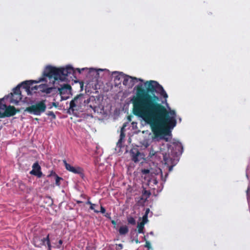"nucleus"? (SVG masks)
I'll return each mask as SVG.
<instances>
[{
    "label": "nucleus",
    "mask_w": 250,
    "mask_h": 250,
    "mask_svg": "<svg viewBox=\"0 0 250 250\" xmlns=\"http://www.w3.org/2000/svg\"><path fill=\"white\" fill-rule=\"evenodd\" d=\"M145 247L147 248H148V249L150 248V247H151L150 243L148 241H146V242Z\"/></svg>",
    "instance_id": "29"
},
{
    "label": "nucleus",
    "mask_w": 250,
    "mask_h": 250,
    "mask_svg": "<svg viewBox=\"0 0 250 250\" xmlns=\"http://www.w3.org/2000/svg\"><path fill=\"white\" fill-rule=\"evenodd\" d=\"M100 212L101 213H104L105 212V208L103 207H102V206L101 207V211H100Z\"/></svg>",
    "instance_id": "31"
},
{
    "label": "nucleus",
    "mask_w": 250,
    "mask_h": 250,
    "mask_svg": "<svg viewBox=\"0 0 250 250\" xmlns=\"http://www.w3.org/2000/svg\"><path fill=\"white\" fill-rule=\"evenodd\" d=\"M88 69L87 68H83L82 69L80 68H77V70L78 71L79 73H81L82 71H83L84 70Z\"/></svg>",
    "instance_id": "30"
},
{
    "label": "nucleus",
    "mask_w": 250,
    "mask_h": 250,
    "mask_svg": "<svg viewBox=\"0 0 250 250\" xmlns=\"http://www.w3.org/2000/svg\"><path fill=\"white\" fill-rule=\"evenodd\" d=\"M154 92H156L158 94H159L161 96H163L165 99H167L168 97L167 94L164 90L163 87L159 83L157 86L156 89L155 90V91Z\"/></svg>",
    "instance_id": "16"
},
{
    "label": "nucleus",
    "mask_w": 250,
    "mask_h": 250,
    "mask_svg": "<svg viewBox=\"0 0 250 250\" xmlns=\"http://www.w3.org/2000/svg\"><path fill=\"white\" fill-rule=\"evenodd\" d=\"M86 250H91V249H90L89 248H87Z\"/></svg>",
    "instance_id": "40"
},
{
    "label": "nucleus",
    "mask_w": 250,
    "mask_h": 250,
    "mask_svg": "<svg viewBox=\"0 0 250 250\" xmlns=\"http://www.w3.org/2000/svg\"><path fill=\"white\" fill-rule=\"evenodd\" d=\"M247 195L248 200L249 201L250 200V185H249L248 188V189L247 190Z\"/></svg>",
    "instance_id": "25"
},
{
    "label": "nucleus",
    "mask_w": 250,
    "mask_h": 250,
    "mask_svg": "<svg viewBox=\"0 0 250 250\" xmlns=\"http://www.w3.org/2000/svg\"><path fill=\"white\" fill-rule=\"evenodd\" d=\"M171 144L173 146L172 148H171V146L167 145V152L164 151L162 148H160V151L159 152L155 150L154 146H153L150 151L149 156L150 158L160 157L159 154L161 153L165 164H169V159L171 160L174 155L178 153H182V150L183 149L181 143L178 141L173 140Z\"/></svg>",
    "instance_id": "4"
},
{
    "label": "nucleus",
    "mask_w": 250,
    "mask_h": 250,
    "mask_svg": "<svg viewBox=\"0 0 250 250\" xmlns=\"http://www.w3.org/2000/svg\"><path fill=\"white\" fill-rule=\"evenodd\" d=\"M150 234L151 235H153V232L152 231H151V232H150Z\"/></svg>",
    "instance_id": "39"
},
{
    "label": "nucleus",
    "mask_w": 250,
    "mask_h": 250,
    "mask_svg": "<svg viewBox=\"0 0 250 250\" xmlns=\"http://www.w3.org/2000/svg\"><path fill=\"white\" fill-rule=\"evenodd\" d=\"M138 81L141 83L135 86V95L132 99L133 112L135 115L150 125L154 136L153 137L148 131H143V133L148 134L151 138L158 141L161 140L166 142L170 141L171 130L177 123L175 110H172L167 103L165 107L159 103V98L157 96L145 91L142 89V79L125 75L123 84L130 88Z\"/></svg>",
    "instance_id": "1"
},
{
    "label": "nucleus",
    "mask_w": 250,
    "mask_h": 250,
    "mask_svg": "<svg viewBox=\"0 0 250 250\" xmlns=\"http://www.w3.org/2000/svg\"><path fill=\"white\" fill-rule=\"evenodd\" d=\"M4 100H7L9 103L14 104H18L19 101L21 99V91H20V87L18 86L13 89V92L11 93L4 98Z\"/></svg>",
    "instance_id": "9"
},
{
    "label": "nucleus",
    "mask_w": 250,
    "mask_h": 250,
    "mask_svg": "<svg viewBox=\"0 0 250 250\" xmlns=\"http://www.w3.org/2000/svg\"><path fill=\"white\" fill-rule=\"evenodd\" d=\"M34 245L37 247H42L47 245V250H51V245L50 242L49 235L46 237H40L35 236L33 240Z\"/></svg>",
    "instance_id": "10"
},
{
    "label": "nucleus",
    "mask_w": 250,
    "mask_h": 250,
    "mask_svg": "<svg viewBox=\"0 0 250 250\" xmlns=\"http://www.w3.org/2000/svg\"><path fill=\"white\" fill-rule=\"evenodd\" d=\"M58 105V104L57 103H52V106H55V107H57Z\"/></svg>",
    "instance_id": "34"
},
{
    "label": "nucleus",
    "mask_w": 250,
    "mask_h": 250,
    "mask_svg": "<svg viewBox=\"0 0 250 250\" xmlns=\"http://www.w3.org/2000/svg\"><path fill=\"white\" fill-rule=\"evenodd\" d=\"M143 145L145 147H147L149 146V142L148 141H144L143 143Z\"/></svg>",
    "instance_id": "27"
},
{
    "label": "nucleus",
    "mask_w": 250,
    "mask_h": 250,
    "mask_svg": "<svg viewBox=\"0 0 250 250\" xmlns=\"http://www.w3.org/2000/svg\"><path fill=\"white\" fill-rule=\"evenodd\" d=\"M112 75L114 78V81H120L121 79H124V76H125L123 72L114 71L112 72Z\"/></svg>",
    "instance_id": "17"
},
{
    "label": "nucleus",
    "mask_w": 250,
    "mask_h": 250,
    "mask_svg": "<svg viewBox=\"0 0 250 250\" xmlns=\"http://www.w3.org/2000/svg\"><path fill=\"white\" fill-rule=\"evenodd\" d=\"M47 115L49 116H51L53 119L56 118V116L52 111H49L48 112Z\"/></svg>",
    "instance_id": "28"
},
{
    "label": "nucleus",
    "mask_w": 250,
    "mask_h": 250,
    "mask_svg": "<svg viewBox=\"0 0 250 250\" xmlns=\"http://www.w3.org/2000/svg\"><path fill=\"white\" fill-rule=\"evenodd\" d=\"M30 173L32 175L37 176L38 177H41L42 175V172L41 171V167L38 163H34L32 166V170L30 172Z\"/></svg>",
    "instance_id": "15"
},
{
    "label": "nucleus",
    "mask_w": 250,
    "mask_h": 250,
    "mask_svg": "<svg viewBox=\"0 0 250 250\" xmlns=\"http://www.w3.org/2000/svg\"><path fill=\"white\" fill-rule=\"evenodd\" d=\"M118 247H119L121 249H122L123 248V245L121 244H119L118 245Z\"/></svg>",
    "instance_id": "35"
},
{
    "label": "nucleus",
    "mask_w": 250,
    "mask_h": 250,
    "mask_svg": "<svg viewBox=\"0 0 250 250\" xmlns=\"http://www.w3.org/2000/svg\"><path fill=\"white\" fill-rule=\"evenodd\" d=\"M127 221L129 224H130L132 225H135L136 223L135 219L131 216H129V217H127Z\"/></svg>",
    "instance_id": "21"
},
{
    "label": "nucleus",
    "mask_w": 250,
    "mask_h": 250,
    "mask_svg": "<svg viewBox=\"0 0 250 250\" xmlns=\"http://www.w3.org/2000/svg\"><path fill=\"white\" fill-rule=\"evenodd\" d=\"M119 231L121 235H124L128 232V229L126 226H122L120 228Z\"/></svg>",
    "instance_id": "18"
},
{
    "label": "nucleus",
    "mask_w": 250,
    "mask_h": 250,
    "mask_svg": "<svg viewBox=\"0 0 250 250\" xmlns=\"http://www.w3.org/2000/svg\"><path fill=\"white\" fill-rule=\"evenodd\" d=\"M44 78H40L38 81L29 80L23 82L21 85L23 88L27 92L28 95H31L36 90L45 92L47 94L51 93L52 90V87H49V85H53L49 83V81H46V76L44 75Z\"/></svg>",
    "instance_id": "3"
},
{
    "label": "nucleus",
    "mask_w": 250,
    "mask_h": 250,
    "mask_svg": "<svg viewBox=\"0 0 250 250\" xmlns=\"http://www.w3.org/2000/svg\"><path fill=\"white\" fill-rule=\"evenodd\" d=\"M172 169V167H169V171H171Z\"/></svg>",
    "instance_id": "37"
},
{
    "label": "nucleus",
    "mask_w": 250,
    "mask_h": 250,
    "mask_svg": "<svg viewBox=\"0 0 250 250\" xmlns=\"http://www.w3.org/2000/svg\"><path fill=\"white\" fill-rule=\"evenodd\" d=\"M63 163L65 166V168L70 172L75 174H80L83 171V169L79 167H73L67 163L66 160H63Z\"/></svg>",
    "instance_id": "12"
},
{
    "label": "nucleus",
    "mask_w": 250,
    "mask_h": 250,
    "mask_svg": "<svg viewBox=\"0 0 250 250\" xmlns=\"http://www.w3.org/2000/svg\"><path fill=\"white\" fill-rule=\"evenodd\" d=\"M148 222V216L146 215H144V216L142 217V222H143V223L146 224Z\"/></svg>",
    "instance_id": "23"
},
{
    "label": "nucleus",
    "mask_w": 250,
    "mask_h": 250,
    "mask_svg": "<svg viewBox=\"0 0 250 250\" xmlns=\"http://www.w3.org/2000/svg\"><path fill=\"white\" fill-rule=\"evenodd\" d=\"M3 102L4 99H0V118L14 115L16 113L15 108L12 106H7Z\"/></svg>",
    "instance_id": "8"
},
{
    "label": "nucleus",
    "mask_w": 250,
    "mask_h": 250,
    "mask_svg": "<svg viewBox=\"0 0 250 250\" xmlns=\"http://www.w3.org/2000/svg\"><path fill=\"white\" fill-rule=\"evenodd\" d=\"M90 101V98H86L83 94H79L70 101L68 112L76 114L78 112H83L86 107L87 109L90 108L95 110V106L91 104L88 105Z\"/></svg>",
    "instance_id": "5"
},
{
    "label": "nucleus",
    "mask_w": 250,
    "mask_h": 250,
    "mask_svg": "<svg viewBox=\"0 0 250 250\" xmlns=\"http://www.w3.org/2000/svg\"><path fill=\"white\" fill-rule=\"evenodd\" d=\"M86 204H89L90 205V206H91V204H92L89 201H88L87 202H86Z\"/></svg>",
    "instance_id": "36"
},
{
    "label": "nucleus",
    "mask_w": 250,
    "mask_h": 250,
    "mask_svg": "<svg viewBox=\"0 0 250 250\" xmlns=\"http://www.w3.org/2000/svg\"><path fill=\"white\" fill-rule=\"evenodd\" d=\"M105 69H95L93 68H89V72H91L92 71H95L96 73V75L98 76L99 75V73H98L99 71H103Z\"/></svg>",
    "instance_id": "22"
},
{
    "label": "nucleus",
    "mask_w": 250,
    "mask_h": 250,
    "mask_svg": "<svg viewBox=\"0 0 250 250\" xmlns=\"http://www.w3.org/2000/svg\"><path fill=\"white\" fill-rule=\"evenodd\" d=\"M132 160L135 163L139 162L143 159L142 154L139 152L137 148H133L130 152Z\"/></svg>",
    "instance_id": "13"
},
{
    "label": "nucleus",
    "mask_w": 250,
    "mask_h": 250,
    "mask_svg": "<svg viewBox=\"0 0 250 250\" xmlns=\"http://www.w3.org/2000/svg\"><path fill=\"white\" fill-rule=\"evenodd\" d=\"M112 223L114 225L116 224V222L114 221H112Z\"/></svg>",
    "instance_id": "38"
},
{
    "label": "nucleus",
    "mask_w": 250,
    "mask_h": 250,
    "mask_svg": "<svg viewBox=\"0 0 250 250\" xmlns=\"http://www.w3.org/2000/svg\"><path fill=\"white\" fill-rule=\"evenodd\" d=\"M74 70L72 67L67 65L65 67H56L52 66H47L43 72L46 76V81H49V83L55 84L56 81H64L66 77L73 74Z\"/></svg>",
    "instance_id": "2"
},
{
    "label": "nucleus",
    "mask_w": 250,
    "mask_h": 250,
    "mask_svg": "<svg viewBox=\"0 0 250 250\" xmlns=\"http://www.w3.org/2000/svg\"><path fill=\"white\" fill-rule=\"evenodd\" d=\"M142 172L144 174L150 173L151 176L154 177V178L151 179L150 182L154 185L157 184L159 179H161L164 182H165L166 181V177L168 175V174L167 173L166 176L164 177L162 174V170L159 167H156L154 170L152 169L151 170L144 169L142 170Z\"/></svg>",
    "instance_id": "7"
},
{
    "label": "nucleus",
    "mask_w": 250,
    "mask_h": 250,
    "mask_svg": "<svg viewBox=\"0 0 250 250\" xmlns=\"http://www.w3.org/2000/svg\"><path fill=\"white\" fill-rule=\"evenodd\" d=\"M62 179L58 176H56V179H55V183L56 185L59 186L60 185V181L62 180Z\"/></svg>",
    "instance_id": "24"
},
{
    "label": "nucleus",
    "mask_w": 250,
    "mask_h": 250,
    "mask_svg": "<svg viewBox=\"0 0 250 250\" xmlns=\"http://www.w3.org/2000/svg\"><path fill=\"white\" fill-rule=\"evenodd\" d=\"M46 108L45 101L37 102L27 107L25 111L36 116H40L43 113Z\"/></svg>",
    "instance_id": "6"
},
{
    "label": "nucleus",
    "mask_w": 250,
    "mask_h": 250,
    "mask_svg": "<svg viewBox=\"0 0 250 250\" xmlns=\"http://www.w3.org/2000/svg\"><path fill=\"white\" fill-rule=\"evenodd\" d=\"M96 206V204H91V206H90V208L92 210H93L94 212L96 213L99 212V211L98 210H96L95 209V207Z\"/></svg>",
    "instance_id": "26"
},
{
    "label": "nucleus",
    "mask_w": 250,
    "mask_h": 250,
    "mask_svg": "<svg viewBox=\"0 0 250 250\" xmlns=\"http://www.w3.org/2000/svg\"><path fill=\"white\" fill-rule=\"evenodd\" d=\"M179 120H180V122L181 121V118H179Z\"/></svg>",
    "instance_id": "41"
},
{
    "label": "nucleus",
    "mask_w": 250,
    "mask_h": 250,
    "mask_svg": "<svg viewBox=\"0 0 250 250\" xmlns=\"http://www.w3.org/2000/svg\"><path fill=\"white\" fill-rule=\"evenodd\" d=\"M125 127V125H123V126L121 128V134H120V138L119 140L118 141V144H117L118 145H119V144L122 143V140L124 139V137L125 136V134L124 133Z\"/></svg>",
    "instance_id": "20"
},
{
    "label": "nucleus",
    "mask_w": 250,
    "mask_h": 250,
    "mask_svg": "<svg viewBox=\"0 0 250 250\" xmlns=\"http://www.w3.org/2000/svg\"><path fill=\"white\" fill-rule=\"evenodd\" d=\"M62 240H59V245L58 246H57V248H60L61 245L62 244Z\"/></svg>",
    "instance_id": "32"
},
{
    "label": "nucleus",
    "mask_w": 250,
    "mask_h": 250,
    "mask_svg": "<svg viewBox=\"0 0 250 250\" xmlns=\"http://www.w3.org/2000/svg\"><path fill=\"white\" fill-rule=\"evenodd\" d=\"M145 225V224L142 222L138 223L137 229L138 233L143 234L144 233V229Z\"/></svg>",
    "instance_id": "19"
},
{
    "label": "nucleus",
    "mask_w": 250,
    "mask_h": 250,
    "mask_svg": "<svg viewBox=\"0 0 250 250\" xmlns=\"http://www.w3.org/2000/svg\"><path fill=\"white\" fill-rule=\"evenodd\" d=\"M150 211V209L149 208H147L146 210L145 214L144 215H146L148 216V214Z\"/></svg>",
    "instance_id": "33"
},
{
    "label": "nucleus",
    "mask_w": 250,
    "mask_h": 250,
    "mask_svg": "<svg viewBox=\"0 0 250 250\" xmlns=\"http://www.w3.org/2000/svg\"><path fill=\"white\" fill-rule=\"evenodd\" d=\"M71 87L70 85L64 84L58 88V91L61 96V101L66 100L72 95Z\"/></svg>",
    "instance_id": "11"
},
{
    "label": "nucleus",
    "mask_w": 250,
    "mask_h": 250,
    "mask_svg": "<svg viewBox=\"0 0 250 250\" xmlns=\"http://www.w3.org/2000/svg\"><path fill=\"white\" fill-rule=\"evenodd\" d=\"M158 83L156 81H146L144 83V85L146 87L147 91L154 92Z\"/></svg>",
    "instance_id": "14"
}]
</instances>
